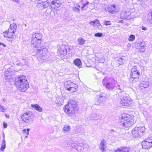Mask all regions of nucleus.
Here are the masks:
<instances>
[{"instance_id":"obj_11","label":"nucleus","mask_w":152,"mask_h":152,"mask_svg":"<svg viewBox=\"0 0 152 152\" xmlns=\"http://www.w3.org/2000/svg\"><path fill=\"white\" fill-rule=\"evenodd\" d=\"M130 80L132 81H134L135 82L137 81L139 79L140 73L137 70L134 71V69H132Z\"/></svg>"},{"instance_id":"obj_42","label":"nucleus","mask_w":152,"mask_h":152,"mask_svg":"<svg viewBox=\"0 0 152 152\" xmlns=\"http://www.w3.org/2000/svg\"><path fill=\"white\" fill-rule=\"evenodd\" d=\"M103 35L102 34L100 33H98L96 34H95L94 35L96 37H101Z\"/></svg>"},{"instance_id":"obj_13","label":"nucleus","mask_w":152,"mask_h":152,"mask_svg":"<svg viewBox=\"0 0 152 152\" xmlns=\"http://www.w3.org/2000/svg\"><path fill=\"white\" fill-rule=\"evenodd\" d=\"M15 34L13 32H10L8 30L6 31L3 33L4 37L8 38V39L7 40L9 42H12V40L11 39L14 37Z\"/></svg>"},{"instance_id":"obj_26","label":"nucleus","mask_w":152,"mask_h":152,"mask_svg":"<svg viewBox=\"0 0 152 152\" xmlns=\"http://www.w3.org/2000/svg\"><path fill=\"white\" fill-rule=\"evenodd\" d=\"M74 63L75 65L77 66H82V61L79 58H77L75 59Z\"/></svg>"},{"instance_id":"obj_4","label":"nucleus","mask_w":152,"mask_h":152,"mask_svg":"<svg viewBox=\"0 0 152 152\" xmlns=\"http://www.w3.org/2000/svg\"><path fill=\"white\" fill-rule=\"evenodd\" d=\"M121 120L120 124L124 127L125 130L128 129L133 124L132 117L129 114H124L122 115Z\"/></svg>"},{"instance_id":"obj_43","label":"nucleus","mask_w":152,"mask_h":152,"mask_svg":"<svg viewBox=\"0 0 152 152\" xmlns=\"http://www.w3.org/2000/svg\"><path fill=\"white\" fill-rule=\"evenodd\" d=\"M5 110H6L5 107L3 106H2L0 108V111L2 112H4L5 111Z\"/></svg>"},{"instance_id":"obj_15","label":"nucleus","mask_w":152,"mask_h":152,"mask_svg":"<svg viewBox=\"0 0 152 152\" xmlns=\"http://www.w3.org/2000/svg\"><path fill=\"white\" fill-rule=\"evenodd\" d=\"M106 141L104 139H102L100 143L99 148L102 152H105L106 151L105 148L106 147Z\"/></svg>"},{"instance_id":"obj_21","label":"nucleus","mask_w":152,"mask_h":152,"mask_svg":"<svg viewBox=\"0 0 152 152\" xmlns=\"http://www.w3.org/2000/svg\"><path fill=\"white\" fill-rule=\"evenodd\" d=\"M89 117L92 120H97L101 117V115L95 113H93L90 114Z\"/></svg>"},{"instance_id":"obj_46","label":"nucleus","mask_w":152,"mask_h":152,"mask_svg":"<svg viewBox=\"0 0 152 152\" xmlns=\"http://www.w3.org/2000/svg\"><path fill=\"white\" fill-rule=\"evenodd\" d=\"M3 127L4 128H6L7 127V124L4 122L3 123Z\"/></svg>"},{"instance_id":"obj_32","label":"nucleus","mask_w":152,"mask_h":152,"mask_svg":"<svg viewBox=\"0 0 152 152\" xmlns=\"http://www.w3.org/2000/svg\"><path fill=\"white\" fill-rule=\"evenodd\" d=\"M81 8L79 4H77L75 7H73V10L76 12L79 13Z\"/></svg>"},{"instance_id":"obj_3","label":"nucleus","mask_w":152,"mask_h":152,"mask_svg":"<svg viewBox=\"0 0 152 152\" xmlns=\"http://www.w3.org/2000/svg\"><path fill=\"white\" fill-rule=\"evenodd\" d=\"M77 102L73 99H70L68 102L63 109V110L68 115L71 116L78 110Z\"/></svg>"},{"instance_id":"obj_38","label":"nucleus","mask_w":152,"mask_h":152,"mask_svg":"<svg viewBox=\"0 0 152 152\" xmlns=\"http://www.w3.org/2000/svg\"><path fill=\"white\" fill-rule=\"evenodd\" d=\"M147 21L152 25V14L151 15H149L147 18Z\"/></svg>"},{"instance_id":"obj_34","label":"nucleus","mask_w":152,"mask_h":152,"mask_svg":"<svg viewBox=\"0 0 152 152\" xmlns=\"http://www.w3.org/2000/svg\"><path fill=\"white\" fill-rule=\"evenodd\" d=\"M89 3L88 1H87L86 3L83 4V6L81 7V8L82 10H86L88 7V5Z\"/></svg>"},{"instance_id":"obj_40","label":"nucleus","mask_w":152,"mask_h":152,"mask_svg":"<svg viewBox=\"0 0 152 152\" xmlns=\"http://www.w3.org/2000/svg\"><path fill=\"white\" fill-rule=\"evenodd\" d=\"M111 24V22L110 21H107L105 20L104 23V24L107 26L108 25H110Z\"/></svg>"},{"instance_id":"obj_27","label":"nucleus","mask_w":152,"mask_h":152,"mask_svg":"<svg viewBox=\"0 0 152 152\" xmlns=\"http://www.w3.org/2000/svg\"><path fill=\"white\" fill-rule=\"evenodd\" d=\"M149 86V83L148 82L143 81L140 83V86L144 88L148 87Z\"/></svg>"},{"instance_id":"obj_7","label":"nucleus","mask_w":152,"mask_h":152,"mask_svg":"<svg viewBox=\"0 0 152 152\" xmlns=\"http://www.w3.org/2000/svg\"><path fill=\"white\" fill-rule=\"evenodd\" d=\"M65 88L71 92L76 91L77 88V85L69 80L66 81L64 83Z\"/></svg>"},{"instance_id":"obj_9","label":"nucleus","mask_w":152,"mask_h":152,"mask_svg":"<svg viewBox=\"0 0 152 152\" xmlns=\"http://www.w3.org/2000/svg\"><path fill=\"white\" fill-rule=\"evenodd\" d=\"M34 116V114L31 112L25 113L21 116L22 120L24 123H28L31 121Z\"/></svg>"},{"instance_id":"obj_22","label":"nucleus","mask_w":152,"mask_h":152,"mask_svg":"<svg viewBox=\"0 0 152 152\" xmlns=\"http://www.w3.org/2000/svg\"><path fill=\"white\" fill-rule=\"evenodd\" d=\"M129 148L121 147L114 151L115 152H129Z\"/></svg>"},{"instance_id":"obj_2","label":"nucleus","mask_w":152,"mask_h":152,"mask_svg":"<svg viewBox=\"0 0 152 152\" xmlns=\"http://www.w3.org/2000/svg\"><path fill=\"white\" fill-rule=\"evenodd\" d=\"M102 83L108 90H114L117 89L119 90L120 92L122 91L120 85L116 83L115 80L112 77H106L103 79Z\"/></svg>"},{"instance_id":"obj_12","label":"nucleus","mask_w":152,"mask_h":152,"mask_svg":"<svg viewBox=\"0 0 152 152\" xmlns=\"http://www.w3.org/2000/svg\"><path fill=\"white\" fill-rule=\"evenodd\" d=\"M120 103L123 106H128L132 104V101L129 96H124L121 99Z\"/></svg>"},{"instance_id":"obj_28","label":"nucleus","mask_w":152,"mask_h":152,"mask_svg":"<svg viewBox=\"0 0 152 152\" xmlns=\"http://www.w3.org/2000/svg\"><path fill=\"white\" fill-rule=\"evenodd\" d=\"M52 5H55L57 7H59L61 3L59 2L58 0H53L51 2Z\"/></svg>"},{"instance_id":"obj_20","label":"nucleus","mask_w":152,"mask_h":152,"mask_svg":"<svg viewBox=\"0 0 152 152\" xmlns=\"http://www.w3.org/2000/svg\"><path fill=\"white\" fill-rule=\"evenodd\" d=\"M82 143H78V142L71 143L70 145L72 148H76V149L77 150H78V149L79 148L81 149L82 148V146H83Z\"/></svg>"},{"instance_id":"obj_48","label":"nucleus","mask_w":152,"mask_h":152,"mask_svg":"<svg viewBox=\"0 0 152 152\" xmlns=\"http://www.w3.org/2000/svg\"><path fill=\"white\" fill-rule=\"evenodd\" d=\"M12 1L14 2H18V0H12Z\"/></svg>"},{"instance_id":"obj_14","label":"nucleus","mask_w":152,"mask_h":152,"mask_svg":"<svg viewBox=\"0 0 152 152\" xmlns=\"http://www.w3.org/2000/svg\"><path fill=\"white\" fill-rule=\"evenodd\" d=\"M66 46L64 45H62L59 48L58 52L61 55L65 56L67 53Z\"/></svg>"},{"instance_id":"obj_29","label":"nucleus","mask_w":152,"mask_h":152,"mask_svg":"<svg viewBox=\"0 0 152 152\" xmlns=\"http://www.w3.org/2000/svg\"><path fill=\"white\" fill-rule=\"evenodd\" d=\"M6 141L5 139L2 140L1 142V146L0 148V150L1 151H3L6 148Z\"/></svg>"},{"instance_id":"obj_51","label":"nucleus","mask_w":152,"mask_h":152,"mask_svg":"<svg viewBox=\"0 0 152 152\" xmlns=\"http://www.w3.org/2000/svg\"><path fill=\"white\" fill-rule=\"evenodd\" d=\"M106 73H103V75H105L106 74Z\"/></svg>"},{"instance_id":"obj_45","label":"nucleus","mask_w":152,"mask_h":152,"mask_svg":"<svg viewBox=\"0 0 152 152\" xmlns=\"http://www.w3.org/2000/svg\"><path fill=\"white\" fill-rule=\"evenodd\" d=\"M96 67V68L95 69L96 70H98L100 72V71H101L102 69H101V68H100V67Z\"/></svg>"},{"instance_id":"obj_44","label":"nucleus","mask_w":152,"mask_h":152,"mask_svg":"<svg viewBox=\"0 0 152 152\" xmlns=\"http://www.w3.org/2000/svg\"><path fill=\"white\" fill-rule=\"evenodd\" d=\"M141 28L142 30H144V31H146L147 29V27H145L143 26H142V27H141Z\"/></svg>"},{"instance_id":"obj_6","label":"nucleus","mask_w":152,"mask_h":152,"mask_svg":"<svg viewBox=\"0 0 152 152\" xmlns=\"http://www.w3.org/2000/svg\"><path fill=\"white\" fill-rule=\"evenodd\" d=\"M145 130L144 126L135 127L132 130V136L135 138L141 136L144 134Z\"/></svg>"},{"instance_id":"obj_1","label":"nucleus","mask_w":152,"mask_h":152,"mask_svg":"<svg viewBox=\"0 0 152 152\" xmlns=\"http://www.w3.org/2000/svg\"><path fill=\"white\" fill-rule=\"evenodd\" d=\"M15 85L18 90L22 92L26 91L29 87L26 76L24 75H20L16 77Z\"/></svg>"},{"instance_id":"obj_10","label":"nucleus","mask_w":152,"mask_h":152,"mask_svg":"<svg viewBox=\"0 0 152 152\" xmlns=\"http://www.w3.org/2000/svg\"><path fill=\"white\" fill-rule=\"evenodd\" d=\"M10 67L8 68L4 74L5 79L7 82L12 81L13 80L12 75H13V71H14V70Z\"/></svg>"},{"instance_id":"obj_24","label":"nucleus","mask_w":152,"mask_h":152,"mask_svg":"<svg viewBox=\"0 0 152 152\" xmlns=\"http://www.w3.org/2000/svg\"><path fill=\"white\" fill-rule=\"evenodd\" d=\"M31 106L39 112L42 111V108L37 104H32Z\"/></svg>"},{"instance_id":"obj_53","label":"nucleus","mask_w":152,"mask_h":152,"mask_svg":"<svg viewBox=\"0 0 152 152\" xmlns=\"http://www.w3.org/2000/svg\"><path fill=\"white\" fill-rule=\"evenodd\" d=\"M27 137V135L26 136V137H25L26 138Z\"/></svg>"},{"instance_id":"obj_19","label":"nucleus","mask_w":152,"mask_h":152,"mask_svg":"<svg viewBox=\"0 0 152 152\" xmlns=\"http://www.w3.org/2000/svg\"><path fill=\"white\" fill-rule=\"evenodd\" d=\"M90 23L91 25L94 27H96L99 28H102V26L100 23L99 20H96L94 21H92L90 22Z\"/></svg>"},{"instance_id":"obj_54","label":"nucleus","mask_w":152,"mask_h":152,"mask_svg":"<svg viewBox=\"0 0 152 152\" xmlns=\"http://www.w3.org/2000/svg\"><path fill=\"white\" fill-rule=\"evenodd\" d=\"M103 61H104V58H103L102 59V60Z\"/></svg>"},{"instance_id":"obj_50","label":"nucleus","mask_w":152,"mask_h":152,"mask_svg":"<svg viewBox=\"0 0 152 152\" xmlns=\"http://www.w3.org/2000/svg\"><path fill=\"white\" fill-rule=\"evenodd\" d=\"M5 136L4 135V134H3V139H4V138L5 139Z\"/></svg>"},{"instance_id":"obj_30","label":"nucleus","mask_w":152,"mask_h":152,"mask_svg":"<svg viewBox=\"0 0 152 152\" xmlns=\"http://www.w3.org/2000/svg\"><path fill=\"white\" fill-rule=\"evenodd\" d=\"M71 127L69 125H64L62 129V131L64 132H69L70 129Z\"/></svg>"},{"instance_id":"obj_37","label":"nucleus","mask_w":152,"mask_h":152,"mask_svg":"<svg viewBox=\"0 0 152 152\" xmlns=\"http://www.w3.org/2000/svg\"><path fill=\"white\" fill-rule=\"evenodd\" d=\"M121 17H123V19H125L127 18V16H128V15L127 14V12L125 11L121 12Z\"/></svg>"},{"instance_id":"obj_16","label":"nucleus","mask_w":152,"mask_h":152,"mask_svg":"<svg viewBox=\"0 0 152 152\" xmlns=\"http://www.w3.org/2000/svg\"><path fill=\"white\" fill-rule=\"evenodd\" d=\"M106 10V11H107L111 13L114 14L117 12L116 6L114 5H112L110 6H108Z\"/></svg>"},{"instance_id":"obj_33","label":"nucleus","mask_w":152,"mask_h":152,"mask_svg":"<svg viewBox=\"0 0 152 152\" xmlns=\"http://www.w3.org/2000/svg\"><path fill=\"white\" fill-rule=\"evenodd\" d=\"M99 97L98 100V102L99 103H101L105 100L106 97L105 96L102 95H101L99 96Z\"/></svg>"},{"instance_id":"obj_52","label":"nucleus","mask_w":152,"mask_h":152,"mask_svg":"<svg viewBox=\"0 0 152 152\" xmlns=\"http://www.w3.org/2000/svg\"><path fill=\"white\" fill-rule=\"evenodd\" d=\"M2 106H1V104H0V108L2 107Z\"/></svg>"},{"instance_id":"obj_23","label":"nucleus","mask_w":152,"mask_h":152,"mask_svg":"<svg viewBox=\"0 0 152 152\" xmlns=\"http://www.w3.org/2000/svg\"><path fill=\"white\" fill-rule=\"evenodd\" d=\"M17 26L15 23L12 24L10 25L9 29L8 30L10 32H13L15 34V33L16 31V29Z\"/></svg>"},{"instance_id":"obj_49","label":"nucleus","mask_w":152,"mask_h":152,"mask_svg":"<svg viewBox=\"0 0 152 152\" xmlns=\"http://www.w3.org/2000/svg\"><path fill=\"white\" fill-rule=\"evenodd\" d=\"M6 117L7 118H8L9 117V116L8 115H7L6 114Z\"/></svg>"},{"instance_id":"obj_17","label":"nucleus","mask_w":152,"mask_h":152,"mask_svg":"<svg viewBox=\"0 0 152 152\" xmlns=\"http://www.w3.org/2000/svg\"><path fill=\"white\" fill-rule=\"evenodd\" d=\"M48 0H40L38 2V5L37 6H41L44 8H47L48 6Z\"/></svg>"},{"instance_id":"obj_36","label":"nucleus","mask_w":152,"mask_h":152,"mask_svg":"<svg viewBox=\"0 0 152 152\" xmlns=\"http://www.w3.org/2000/svg\"><path fill=\"white\" fill-rule=\"evenodd\" d=\"M135 36L134 35L131 34L128 38V40L129 41H133L135 39Z\"/></svg>"},{"instance_id":"obj_47","label":"nucleus","mask_w":152,"mask_h":152,"mask_svg":"<svg viewBox=\"0 0 152 152\" xmlns=\"http://www.w3.org/2000/svg\"><path fill=\"white\" fill-rule=\"evenodd\" d=\"M0 45H3L4 47H6V46L4 44H3L1 43L0 42Z\"/></svg>"},{"instance_id":"obj_31","label":"nucleus","mask_w":152,"mask_h":152,"mask_svg":"<svg viewBox=\"0 0 152 152\" xmlns=\"http://www.w3.org/2000/svg\"><path fill=\"white\" fill-rule=\"evenodd\" d=\"M140 46L139 48V51L141 53L144 52L145 50V46L144 44H143V43L141 42L140 44Z\"/></svg>"},{"instance_id":"obj_8","label":"nucleus","mask_w":152,"mask_h":152,"mask_svg":"<svg viewBox=\"0 0 152 152\" xmlns=\"http://www.w3.org/2000/svg\"><path fill=\"white\" fill-rule=\"evenodd\" d=\"M37 53L36 55L38 58L44 60L46 59L48 57V50L45 48H43L42 49H37L36 51Z\"/></svg>"},{"instance_id":"obj_41","label":"nucleus","mask_w":152,"mask_h":152,"mask_svg":"<svg viewBox=\"0 0 152 152\" xmlns=\"http://www.w3.org/2000/svg\"><path fill=\"white\" fill-rule=\"evenodd\" d=\"M30 130L29 129H27V130L25 129H23L22 131L24 132V133H26L27 134V135L29 134V132Z\"/></svg>"},{"instance_id":"obj_35","label":"nucleus","mask_w":152,"mask_h":152,"mask_svg":"<svg viewBox=\"0 0 152 152\" xmlns=\"http://www.w3.org/2000/svg\"><path fill=\"white\" fill-rule=\"evenodd\" d=\"M118 63L119 65H122L124 62H125L124 60L121 58H119L118 60Z\"/></svg>"},{"instance_id":"obj_39","label":"nucleus","mask_w":152,"mask_h":152,"mask_svg":"<svg viewBox=\"0 0 152 152\" xmlns=\"http://www.w3.org/2000/svg\"><path fill=\"white\" fill-rule=\"evenodd\" d=\"M145 140L148 142H149L150 143H151V144H152V136L146 139Z\"/></svg>"},{"instance_id":"obj_5","label":"nucleus","mask_w":152,"mask_h":152,"mask_svg":"<svg viewBox=\"0 0 152 152\" xmlns=\"http://www.w3.org/2000/svg\"><path fill=\"white\" fill-rule=\"evenodd\" d=\"M42 38V35L39 33H35L32 34L31 42L34 48H37L40 46Z\"/></svg>"},{"instance_id":"obj_25","label":"nucleus","mask_w":152,"mask_h":152,"mask_svg":"<svg viewBox=\"0 0 152 152\" xmlns=\"http://www.w3.org/2000/svg\"><path fill=\"white\" fill-rule=\"evenodd\" d=\"M77 43L79 45H83L86 42V40L82 37H79L77 40Z\"/></svg>"},{"instance_id":"obj_18","label":"nucleus","mask_w":152,"mask_h":152,"mask_svg":"<svg viewBox=\"0 0 152 152\" xmlns=\"http://www.w3.org/2000/svg\"><path fill=\"white\" fill-rule=\"evenodd\" d=\"M142 147L145 149H148L152 146L151 143H150L146 140L143 141L142 142Z\"/></svg>"}]
</instances>
